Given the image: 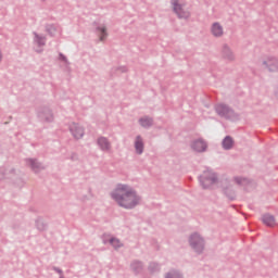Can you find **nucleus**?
I'll use <instances>...</instances> for the list:
<instances>
[{"mask_svg": "<svg viewBox=\"0 0 278 278\" xmlns=\"http://www.w3.org/2000/svg\"><path fill=\"white\" fill-rule=\"evenodd\" d=\"M111 197L119 207L125 210H134L140 203V197L127 185H118Z\"/></svg>", "mask_w": 278, "mask_h": 278, "instance_id": "nucleus-1", "label": "nucleus"}, {"mask_svg": "<svg viewBox=\"0 0 278 278\" xmlns=\"http://www.w3.org/2000/svg\"><path fill=\"white\" fill-rule=\"evenodd\" d=\"M216 181H218V177L211 169L204 170L203 174L200 176V184L204 190H207V188H212V186H214Z\"/></svg>", "mask_w": 278, "mask_h": 278, "instance_id": "nucleus-2", "label": "nucleus"}, {"mask_svg": "<svg viewBox=\"0 0 278 278\" xmlns=\"http://www.w3.org/2000/svg\"><path fill=\"white\" fill-rule=\"evenodd\" d=\"M189 243L191 249L195 253H203V250L205 249V240L202 239L201 235L193 233L189 238Z\"/></svg>", "mask_w": 278, "mask_h": 278, "instance_id": "nucleus-3", "label": "nucleus"}, {"mask_svg": "<svg viewBox=\"0 0 278 278\" xmlns=\"http://www.w3.org/2000/svg\"><path fill=\"white\" fill-rule=\"evenodd\" d=\"M215 110L218 116H223L224 118H236V112L227 104H217Z\"/></svg>", "mask_w": 278, "mask_h": 278, "instance_id": "nucleus-4", "label": "nucleus"}, {"mask_svg": "<svg viewBox=\"0 0 278 278\" xmlns=\"http://www.w3.org/2000/svg\"><path fill=\"white\" fill-rule=\"evenodd\" d=\"M172 5L178 18H190V12L184 10V7L179 4V0H172Z\"/></svg>", "mask_w": 278, "mask_h": 278, "instance_id": "nucleus-5", "label": "nucleus"}, {"mask_svg": "<svg viewBox=\"0 0 278 278\" xmlns=\"http://www.w3.org/2000/svg\"><path fill=\"white\" fill-rule=\"evenodd\" d=\"M262 64L269 73H277L278 71V60L275 56H267Z\"/></svg>", "mask_w": 278, "mask_h": 278, "instance_id": "nucleus-6", "label": "nucleus"}, {"mask_svg": "<svg viewBox=\"0 0 278 278\" xmlns=\"http://www.w3.org/2000/svg\"><path fill=\"white\" fill-rule=\"evenodd\" d=\"M191 149L197 153H205L207 151V142L202 138L197 139L191 143Z\"/></svg>", "mask_w": 278, "mask_h": 278, "instance_id": "nucleus-7", "label": "nucleus"}, {"mask_svg": "<svg viewBox=\"0 0 278 278\" xmlns=\"http://www.w3.org/2000/svg\"><path fill=\"white\" fill-rule=\"evenodd\" d=\"M70 131L74 136V138H76V140L84 138V128L77 123H72L70 125Z\"/></svg>", "mask_w": 278, "mask_h": 278, "instance_id": "nucleus-8", "label": "nucleus"}, {"mask_svg": "<svg viewBox=\"0 0 278 278\" xmlns=\"http://www.w3.org/2000/svg\"><path fill=\"white\" fill-rule=\"evenodd\" d=\"M26 164L31 168L34 173H40V170H45L42 163L38 162L36 159H26Z\"/></svg>", "mask_w": 278, "mask_h": 278, "instance_id": "nucleus-9", "label": "nucleus"}, {"mask_svg": "<svg viewBox=\"0 0 278 278\" xmlns=\"http://www.w3.org/2000/svg\"><path fill=\"white\" fill-rule=\"evenodd\" d=\"M222 188H223L226 197H228V199H230L231 201H233V199H236V192L231 188L229 180H225L224 182H222Z\"/></svg>", "mask_w": 278, "mask_h": 278, "instance_id": "nucleus-10", "label": "nucleus"}, {"mask_svg": "<svg viewBox=\"0 0 278 278\" xmlns=\"http://www.w3.org/2000/svg\"><path fill=\"white\" fill-rule=\"evenodd\" d=\"M135 151L137 155H142V153H144V140L140 135H138L135 139Z\"/></svg>", "mask_w": 278, "mask_h": 278, "instance_id": "nucleus-11", "label": "nucleus"}, {"mask_svg": "<svg viewBox=\"0 0 278 278\" xmlns=\"http://www.w3.org/2000/svg\"><path fill=\"white\" fill-rule=\"evenodd\" d=\"M211 33L215 38H222L223 34H225L223 25H220L218 22L212 24Z\"/></svg>", "mask_w": 278, "mask_h": 278, "instance_id": "nucleus-12", "label": "nucleus"}, {"mask_svg": "<svg viewBox=\"0 0 278 278\" xmlns=\"http://www.w3.org/2000/svg\"><path fill=\"white\" fill-rule=\"evenodd\" d=\"M39 118L41 121H45L46 123H51V121H53V113H51V110H49V108H43L39 112Z\"/></svg>", "mask_w": 278, "mask_h": 278, "instance_id": "nucleus-13", "label": "nucleus"}, {"mask_svg": "<svg viewBox=\"0 0 278 278\" xmlns=\"http://www.w3.org/2000/svg\"><path fill=\"white\" fill-rule=\"evenodd\" d=\"M98 147H100L101 151L110 152L112 149V143L105 137L98 138Z\"/></svg>", "mask_w": 278, "mask_h": 278, "instance_id": "nucleus-14", "label": "nucleus"}, {"mask_svg": "<svg viewBox=\"0 0 278 278\" xmlns=\"http://www.w3.org/2000/svg\"><path fill=\"white\" fill-rule=\"evenodd\" d=\"M262 223L263 225H266V227H275V225H277L275 216L268 213L262 216Z\"/></svg>", "mask_w": 278, "mask_h": 278, "instance_id": "nucleus-15", "label": "nucleus"}, {"mask_svg": "<svg viewBox=\"0 0 278 278\" xmlns=\"http://www.w3.org/2000/svg\"><path fill=\"white\" fill-rule=\"evenodd\" d=\"M222 55L225 60H228L229 62H232V60H236V56L233 55L231 48H229V46L227 45L223 46Z\"/></svg>", "mask_w": 278, "mask_h": 278, "instance_id": "nucleus-16", "label": "nucleus"}, {"mask_svg": "<svg viewBox=\"0 0 278 278\" xmlns=\"http://www.w3.org/2000/svg\"><path fill=\"white\" fill-rule=\"evenodd\" d=\"M108 242H110L113 245V248H115V249H121V247H123V243H121V240H118L114 237L110 238V236L104 235L103 236V243L108 244Z\"/></svg>", "mask_w": 278, "mask_h": 278, "instance_id": "nucleus-17", "label": "nucleus"}, {"mask_svg": "<svg viewBox=\"0 0 278 278\" xmlns=\"http://www.w3.org/2000/svg\"><path fill=\"white\" fill-rule=\"evenodd\" d=\"M139 124L141 125V127L149 129V127H153V117L143 116L139 118Z\"/></svg>", "mask_w": 278, "mask_h": 278, "instance_id": "nucleus-18", "label": "nucleus"}, {"mask_svg": "<svg viewBox=\"0 0 278 278\" xmlns=\"http://www.w3.org/2000/svg\"><path fill=\"white\" fill-rule=\"evenodd\" d=\"M222 144H223V149H225L226 151L233 149V138H231V136H226Z\"/></svg>", "mask_w": 278, "mask_h": 278, "instance_id": "nucleus-19", "label": "nucleus"}, {"mask_svg": "<svg viewBox=\"0 0 278 278\" xmlns=\"http://www.w3.org/2000/svg\"><path fill=\"white\" fill-rule=\"evenodd\" d=\"M130 268L131 270H134V273L136 275H138L139 273H142V268H143V265H142V262L140 261H134L130 265Z\"/></svg>", "mask_w": 278, "mask_h": 278, "instance_id": "nucleus-20", "label": "nucleus"}, {"mask_svg": "<svg viewBox=\"0 0 278 278\" xmlns=\"http://www.w3.org/2000/svg\"><path fill=\"white\" fill-rule=\"evenodd\" d=\"M97 31H99L101 34L100 36V40L101 42H103V40H105V38H108V28H105V26H99L97 27Z\"/></svg>", "mask_w": 278, "mask_h": 278, "instance_id": "nucleus-21", "label": "nucleus"}, {"mask_svg": "<svg viewBox=\"0 0 278 278\" xmlns=\"http://www.w3.org/2000/svg\"><path fill=\"white\" fill-rule=\"evenodd\" d=\"M235 182L238 186H247V185L251 184V181H249L248 178H242V177H235Z\"/></svg>", "mask_w": 278, "mask_h": 278, "instance_id": "nucleus-22", "label": "nucleus"}, {"mask_svg": "<svg viewBox=\"0 0 278 278\" xmlns=\"http://www.w3.org/2000/svg\"><path fill=\"white\" fill-rule=\"evenodd\" d=\"M165 278H184L181 274L177 270H172L166 274Z\"/></svg>", "mask_w": 278, "mask_h": 278, "instance_id": "nucleus-23", "label": "nucleus"}, {"mask_svg": "<svg viewBox=\"0 0 278 278\" xmlns=\"http://www.w3.org/2000/svg\"><path fill=\"white\" fill-rule=\"evenodd\" d=\"M35 38L39 47H45V40H46L45 37H40L38 34L35 33Z\"/></svg>", "mask_w": 278, "mask_h": 278, "instance_id": "nucleus-24", "label": "nucleus"}, {"mask_svg": "<svg viewBox=\"0 0 278 278\" xmlns=\"http://www.w3.org/2000/svg\"><path fill=\"white\" fill-rule=\"evenodd\" d=\"M59 60L61 61V62H64V64L66 65V66H68V59L66 58V55H64L63 53H60L59 54Z\"/></svg>", "mask_w": 278, "mask_h": 278, "instance_id": "nucleus-25", "label": "nucleus"}, {"mask_svg": "<svg viewBox=\"0 0 278 278\" xmlns=\"http://www.w3.org/2000/svg\"><path fill=\"white\" fill-rule=\"evenodd\" d=\"M149 269H150L152 273H155V270H160V265L156 264V263H151Z\"/></svg>", "mask_w": 278, "mask_h": 278, "instance_id": "nucleus-26", "label": "nucleus"}, {"mask_svg": "<svg viewBox=\"0 0 278 278\" xmlns=\"http://www.w3.org/2000/svg\"><path fill=\"white\" fill-rule=\"evenodd\" d=\"M7 175L8 174L5 167H0V180L5 179Z\"/></svg>", "mask_w": 278, "mask_h": 278, "instance_id": "nucleus-27", "label": "nucleus"}, {"mask_svg": "<svg viewBox=\"0 0 278 278\" xmlns=\"http://www.w3.org/2000/svg\"><path fill=\"white\" fill-rule=\"evenodd\" d=\"M37 228L39 229V231H43L45 224H42L40 220H37Z\"/></svg>", "mask_w": 278, "mask_h": 278, "instance_id": "nucleus-28", "label": "nucleus"}, {"mask_svg": "<svg viewBox=\"0 0 278 278\" xmlns=\"http://www.w3.org/2000/svg\"><path fill=\"white\" fill-rule=\"evenodd\" d=\"M47 31H48L51 36H53V33L55 31V27H54V26H49V27L47 28Z\"/></svg>", "mask_w": 278, "mask_h": 278, "instance_id": "nucleus-29", "label": "nucleus"}, {"mask_svg": "<svg viewBox=\"0 0 278 278\" xmlns=\"http://www.w3.org/2000/svg\"><path fill=\"white\" fill-rule=\"evenodd\" d=\"M55 273H59V275H62V269L54 267Z\"/></svg>", "mask_w": 278, "mask_h": 278, "instance_id": "nucleus-30", "label": "nucleus"}, {"mask_svg": "<svg viewBox=\"0 0 278 278\" xmlns=\"http://www.w3.org/2000/svg\"><path fill=\"white\" fill-rule=\"evenodd\" d=\"M3 60V53L0 50V62Z\"/></svg>", "mask_w": 278, "mask_h": 278, "instance_id": "nucleus-31", "label": "nucleus"}, {"mask_svg": "<svg viewBox=\"0 0 278 278\" xmlns=\"http://www.w3.org/2000/svg\"><path fill=\"white\" fill-rule=\"evenodd\" d=\"M127 70L126 68H123V73H125Z\"/></svg>", "mask_w": 278, "mask_h": 278, "instance_id": "nucleus-32", "label": "nucleus"}, {"mask_svg": "<svg viewBox=\"0 0 278 278\" xmlns=\"http://www.w3.org/2000/svg\"><path fill=\"white\" fill-rule=\"evenodd\" d=\"M60 278H64V275L61 274Z\"/></svg>", "mask_w": 278, "mask_h": 278, "instance_id": "nucleus-33", "label": "nucleus"}]
</instances>
